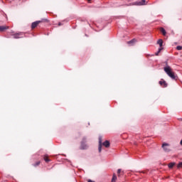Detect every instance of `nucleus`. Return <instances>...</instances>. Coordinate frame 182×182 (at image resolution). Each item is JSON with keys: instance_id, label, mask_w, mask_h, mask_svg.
I'll return each instance as SVG.
<instances>
[{"instance_id": "9d476101", "label": "nucleus", "mask_w": 182, "mask_h": 182, "mask_svg": "<svg viewBox=\"0 0 182 182\" xmlns=\"http://www.w3.org/2000/svg\"><path fill=\"white\" fill-rule=\"evenodd\" d=\"M158 45H159L160 48L163 47V40L162 39H159L157 41Z\"/></svg>"}, {"instance_id": "dca6fc26", "label": "nucleus", "mask_w": 182, "mask_h": 182, "mask_svg": "<svg viewBox=\"0 0 182 182\" xmlns=\"http://www.w3.org/2000/svg\"><path fill=\"white\" fill-rule=\"evenodd\" d=\"M182 167V162H179L178 164L177 165L178 168H181Z\"/></svg>"}, {"instance_id": "7ed1b4c3", "label": "nucleus", "mask_w": 182, "mask_h": 182, "mask_svg": "<svg viewBox=\"0 0 182 182\" xmlns=\"http://www.w3.org/2000/svg\"><path fill=\"white\" fill-rule=\"evenodd\" d=\"M80 149V150H87L89 149V145L86 144V137L82 139Z\"/></svg>"}, {"instance_id": "f8f14e48", "label": "nucleus", "mask_w": 182, "mask_h": 182, "mask_svg": "<svg viewBox=\"0 0 182 182\" xmlns=\"http://www.w3.org/2000/svg\"><path fill=\"white\" fill-rule=\"evenodd\" d=\"M116 180H117V176H116V174L114 173L112 176V182H116Z\"/></svg>"}, {"instance_id": "ddd939ff", "label": "nucleus", "mask_w": 182, "mask_h": 182, "mask_svg": "<svg viewBox=\"0 0 182 182\" xmlns=\"http://www.w3.org/2000/svg\"><path fill=\"white\" fill-rule=\"evenodd\" d=\"M161 33L164 35V36H166V34L167 33L166 32V30L164 29V28H161Z\"/></svg>"}, {"instance_id": "0eeeda50", "label": "nucleus", "mask_w": 182, "mask_h": 182, "mask_svg": "<svg viewBox=\"0 0 182 182\" xmlns=\"http://www.w3.org/2000/svg\"><path fill=\"white\" fill-rule=\"evenodd\" d=\"M39 23H41V21L33 22L31 24V28L35 29V28H36Z\"/></svg>"}, {"instance_id": "6e6552de", "label": "nucleus", "mask_w": 182, "mask_h": 182, "mask_svg": "<svg viewBox=\"0 0 182 182\" xmlns=\"http://www.w3.org/2000/svg\"><path fill=\"white\" fill-rule=\"evenodd\" d=\"M6 29H9V26H0V32H4V31H6Z\"/></svg>"}, {"instance_id": "423d86ee", "label": "nucleus", "mask_w": 182, "mask_h": 182, "mask_svg": "<svg viewBox=\"0 0 182 182\" xmlns=\"http://www.w3.org/2000/svg\"><path fill=\"white\" fill-rule=\"evenodd\" d=\"M133 5H136L137 6H141L142 5H146V0H141V1H135Z\"/></svg>"}, {"instance_id": "f257e3e1", "label": "nucleus", "mask_w": 182, "mask_h": 182, "mask_svg": "<svg viewBox=\"0 0 182 182\" xmlns=\"http://www.w3.org/2000/svg\"><path fill=\"white\" fill-rule=\"evenodd\" d=\"M164 72L173 80H176L177 79V76L174 74V73L171 70V68L168 65H166L164 68Z\"/></svg>"}, {"instance_id": "1a4fd4ad", "label": "nucleus", "mask_w": 182, "mask_h": 182, "mask_svg": "<svg viewBox=\"0 0 182 182\" xmlns=\"http://www.w3.org/2000/svg\"><path fill=\"white\" fill-rule=\"evenodd\" d=\"M159 85H161V86H163L164 87H167V82H166L165 80L159 81Z\"/></svg>"}, {"instance_id": "f3484780", "label": "nucleus", "mask_w": 182, "mask_h": 182, "mask_svg": "<svg viewBox=\"0 0 182 182\" xmlns=\"http://www.w3.org/2000/svg\"><path fill=\"white\" fill-rule=\"evenodd\" d=\"M41 164V161H37L35 164H33L34 167H37V166H39Z\"/></svg>"}, {"instance_id": "20e7f679", "label": "nucleus", "mask_w": 182, "mask_h": 182, "mask_svg": "<svg viewBox=\"0 0 182 182\" xmlns=\"http://www.w3.org/2000/svg\"><path fill=\"white\" fill-rule=\"evenodd\" d=\"M162 149L166 153H168V151H170V145L167 143H164L162 144Z\"/></svg>"}, {"instance_id": "aec40b11", "label": "nucleus", "mask_w": 182, "mask_h": 182, "mask_svg": "<svg viewBox=\"0 0 182 182\" xmlns=\"http://www.w3.org/2000/svg\"><path fill=\"white\" fill-rule=\"evenodd\" d=\"M121 172H122V169H118V170H117V173H118V174H120Z\"/></svg>"}, {"instance_id": "412c9836", "label": "nucleus", "mask_w": 182, "mask_h": 182, "mask_svg": "<svg viewBox=\"0 0 182 182\" xmlns=\"http://www.w3.org/2000/svg\"><path fill=\"white\" fill-rule=\"evenodd\" d=\"M58 26H62V23H58Z\"/></svg>"}, {"instance_id": "4468645a", "label": "nucleus", "mask_w": 182, "mask_h": 182, "mask_svg": "<svg viewBox=\"0 0 182 182\" xmlns=\"http://www.w3.org/2000/svg\"><path fill=\"white\" fill-rule=\"evenodd\" d=\"M136 42V39H132L129 41H128V45H132V43H134Z\"/></svg>"}, {"instance_id": "a211bd4d", "label": "nucleus", "mask_w": 182, "mask_h": 182, "mask_svg": "<svg viewBox=\"0 0 182 182\" xmlns=\"http://www.w3.org/2000/svg\"><path fill=\"white\" fill-rule=\"evenodd\" d=\"M176 49H177V50H181L182 46H176Z\"/></svg>"}, {"instance_id": "f03ea898", "label": "nucleus", "mask_w": 182, "mask_h": 182, "mask_svg": "<svg viewBox=\"0 0 182 182\" xmlns=\"http://www.w3.org/2000/svg\"><path fill=\"white\" fill-rule=\"evenodd\" d=\"M102 146H105V147H110V142L109 141H105L102 144V136H99V146L98 151L99 153L102 152Z\"/></svg>"}, {"instance_id": "39448f33", "label": "nucleus", "mask_w": 182, "mask_h": 182, "mask_svg": "<svg viewBox=\"0 0 182 182\" xmlns=\"http://www.w3.org/2000/svg\"><path fill=\"white\" fill-rule=\"evenodd\" d=\"M23 35H25L23 33L20 32V33H17L13 35V38L14 39H19L21 38H23Z\"/></svg>"}, {"instance_id": "6ab92c4d", "label": "nucleus", "mask_w": 182, "mask_h": 182, "mask_svg": "<svg viewBox=\"0 0 182 182\" xmlns=\"http://www.w3.org/2000/svg\"><path fill=\"white\" fill-rule=\"evenodd\" d=\"M44 161L46 163H48V161H50V160L46 157H44Z\"/></svg>"}, {"instance_id": "9b49d317", "label": "nucleus", "mask_w": 182, "mask_h": 182, "mask_svg": "<svg viewBox=\"0 0 182 182\" xmlns=\"http://www.w3.org/2000/svg\"><path fill=\"white\" fill-rule=\"evenodd\" d=\"M175 165H176V163H174V162H171V163L168 164V168H173V167H174Z\"/></svg>"}, {"instance_id": "2eb2a0df", "label": "nucleus", "mask_w": 182, "mask_h": 182, "mask_svg": "<svg viewBox=\"0 0 182 182\" xmlns=\"http://www.w3.org/2000/svg\"><path fill=\"white\" fill-rule=\"evenodd\" d=\"M163 50V47H160L158 50V52L156 53V56L159 55V53Z\"/></svg>"}]
</instances>
